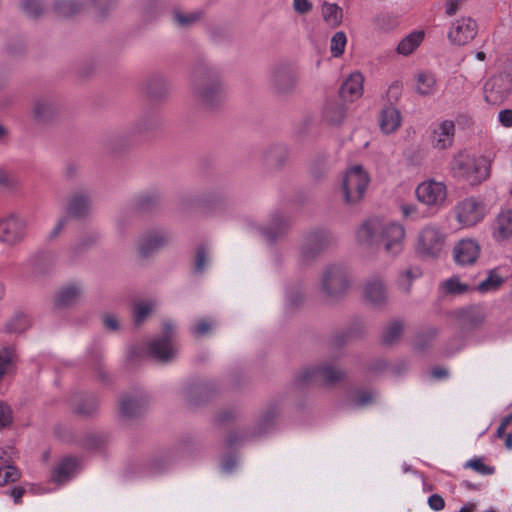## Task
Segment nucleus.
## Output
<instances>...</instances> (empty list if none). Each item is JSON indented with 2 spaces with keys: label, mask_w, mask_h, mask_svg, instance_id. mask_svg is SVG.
<instances>
[{
  "label": "nucleus",
  "mask_w": 512,
  "mask_h": 512,
  "mask_svg": "<svg viewBox=\"0 0 512 512\" xmlns=\"http://www.w3.org/2000/svg\"><path fill=\"white\" fill-rule=\"evenodd\" d=\"M404 227L395 221L373 218L362 223L356 230V241L363 247L382 245L385 252L397 255L403 249Z\"/></svg>",
  "instance_id": "f257e3e1"
},
{
  "label": "nucleus",
  "mask_w": 512,
  "mask_h": 512,
  "mask_svg": "<svg viewBox=\"0 0 512 512\" xmlns=\"http://www.w3.org/2000/svg\"><path fill=\"white\" fill-rule=\"evenodd\" d=\"M453 177L471 186H478L490 175L489 164L484 157L467 152L455 154L449 164Z\"/></svg>",
  "instance_id": "f03ea898"
},
{
  "label": "nucleus",
  "mask_w": 512,
  "mask_h": 512,
  "mask_svg": "<svg viewBox=\"0 0 512 512\" xmlns=\"http://www.w3.org/2000/svg\"><path fill=\"white\" fill-rule=\"evenodd\" d=\"M224 84L214 69H198L192 85L196 101L206 108L216 107L224 97Z\"/></svg>",
  "instance_id": "7ed1b4c3"
},
{
  "label": "nucleus",
  "mask_w": 512,
  "mask_h": 512,
  "mask_svg": "<svg viewBox=\"0 0 512 512\" xmlns=\"http://www.w3.org/2000/svg\"><path fill=\"white\" fill-rule=\"evenodd\" d=\"M371 182L368 171L361 165H352L343 173L339 184V195L343 203L354 207L365 197Z\"/></svg>",
  "instance_id": "20e7f679"
},
{
  "label": "nucleus",
  "mask_w": 512,
  "mask_h": 512,
  "mask_svg": "<svg viewBox=\"0 0 512 512\" xmlns=\"http://www.w3.org/2000/svg\"><path fill=\"white\" fill-rule=\"evenodd\" d=\"M320 290L329 299H339L345 295L350 285L349 272L341 264L327 265L320 276Z\"/></svg>",
  "instance_id": "39448f33"
},
{
  "label": "nucleus",
  "mask_w": 512,
  "mask_h": 512,
  "mask_svg": "<svg viewBox=\"0 0 512 512\" xmlns=\"http://www.w3.org/2000/svg\"><path fill=\"white\" fill-rule=\"evenodd\" d=\"M415 197L428 210L437 212L446 205L448 187L444 181L428 178L416 186Z\"/></svg>",
  "instance_id": "423d86ee"
},
{
  "label": "nucleus",
  "mask_w": 512,
  "mask_h": 512,
  "mask_svg": "<svg viewBox=\"0 0 512 512\" xmlns=\"http://www.w3.org/2000/svg\"><path fill=\"white\" fill-rule=\"evenodd\" d=\"M488 207L484 200L470 196L459 202L454 207L456 221L462 228H472L482 222L488 214Z\"/></svg>",
  "instance_id": "0eeeda50"
},
{
  "label": "nucleus",
  "mask_w": 512,
  "mask_h": 512,
  "mask_svg": "<svg viewBox=\"0 0 512 512\" xmlns=\"http://www.w3.org/2000/svg\"><path fill=\"white\" fill-rule=\"evenodd\" d=\"M446 234L437 224L425 225L417 235L416 249L425 257H438L445 245Z\"/></svg>",
  "instance_id": "6e6552de"
},
{
  "label": "nucleus",
  "mask_w": 512,
  "mask_h": 512,
  "mask_svg": "<svg viewBox=\"0 0 512 512\" xmlns=\"http://www.w3.org/2000/svg\"><path fill=\"white\" fill-rule=\"evenodd\" d=\"M478 28V23L474 18L461 16L451 22L447 38L454 46H465L475 39Z\"/></svg>",
  "instance_id": "1a4fd4ad"
},
{
  "label": "nucleus",
  "mask_w": 512,
  "mask_h": 512,
  "mask_svg": "<svg viewBox=\"0 0 512 512\" xmlns=\"http://www.w3.org/2000/svg\"><path fill=\"white\" fill-rule=\"evenodd\" d=\"M175 325L169 321L164 323V335L150 341L149 353L158 361L167 362L175 358L177 347L173 343Z\"/></svg>",
  "instance_id": "9d476101"
},
{
  "label": "nucleus",
  "mask_w": 512,
  "mask_h": 512,
  "mask_svg": "<svg viewBox=\"0 0 512 512\" xmlns=\"http://www.w3.org/2000/svg\"><path fill=\"white\" fill-rule=\"evenodd\" d=\"M62 110L60 100L54 96H40L34 99L31 107L33 119L38 123H49L56 119Z\"/></svg>",
  "instance_id": "9b49d317"
},
{
  "label": "nucleus",
  "mask_w": 512,
  "mask_h": 512,
  "mask_svg": "<svg viewBox=\"0 0 512 512\" xmlns=\"http://www.w3.org/2000/svg\"><path fill=\"white\" fill-rule=\"evenodd\" d=\"M344 376V372L333 365H321L305 368L300 374L299 379L303 383L322 382L333 384Z\"/></svg>",
  "instance_id": "f8f14e48"
},
{
  "label": "nucleus",
  "mask_w": 512,
  "mask_h": 512,
  "mask_svg": "<svg viewBox=\"0 0 512 512\" xmlns=\"http://www.w3.org/2000/svg\"><path fill=\"white\" fill-rule=\"evenodd\" d=\"M26 224L23 219L10 215L0 220V241L15 245L25 236Z\"/></svg>",
  "instance_id": "ddd939ff"
},
{
  "label": "nucleus",
  "mask_w": 512,
  "mask_h": 512,
  "mask_svg": "<svg viewBox=\"0 0 512 512\" xmlns=\"http://www.w3.org/2000/svg\"><path fill=\"white\" fill-rule=\"evenodd\" d=\"M510 88V80L507 76H492L484 85V98L487 103L500 104L508 97Z\"/></svg>",
  "instance_id": "4468645a"
},
{
  "label": "nucleus",
  "mask_w": 512,
  "mask_h": 512,
  "mask_svg": "<svg viewBox=\"0 0 512 512\" xmlns=\"http://www.w3.org/2000/svg\"><path fill=\"white\" fill-rule=\"evenodd\" d=\"M169 239V234L163 229L146 231L138 237V253L145 257L149 256L165 246Z\"/></svg>",
  "instance_id": "2eb2a0df"
},
{
  "label": "nucleus",
  "mask_w": 512,
  "mask_h": 512,
  "mask_svg": "<svg viewBox=\"0 0 512 512\" xmlns=\"http://www.w3.org/2000/svg\"><path fill=\"white\" fill-rule=\"evenodd\" d=\"M480 251V244L476 240L464 238L455 244L453 248V257L458 265H472L477 261Z\"/></svg>",
  "instance_id": "dca6fc26"
},
{
  "label": "nucleus",
  "mask_w": 512,
  "mask_h": 512,
  "mask_svg": "<svg viewBox=\"0 0 512 512\" xmlns=\"http://www.w3.org/2000/svg\"><path fill=\"white\" fill-rule=\"evenodd\" d=\"M455 135V123L445 119L437 123L431 134V144L438 150H446L452 147Z\"/></svg>",
  "instance_id": "f3484780"
},
{
  "label": "nucleus",
  "mask_w": 512,
  "mask_h": 512,
  "mask_svg": "<svg viewBox=\"0 0 512 512\" xmlns=\"http://www.w3.org/2000/svg\"><path fill=\"white\" fill-rule=\"evenodd\" d=\"M270 82L278 93L286 94L296 87L297 76L290 67L279 65L273 69Z\"/></svg>",
  "instance_id": "a211bd4d"
},
{
  "label": "nucleus",
  "mask_w": 512,
  "mask_h": 512,
  "mask_svg": "<svg viewBox=\"0 0 512 512\" xmlns=\"http://www.w3.org/2000/svg\"><path fill=\"white\" fill-rule=\"evenodd\" d=\"M290 225L289 217L283 212H274L270 215L267 226H257V230L267 239H276L283 235Z\"/></svg>",
  "instance_id": "6ab92c4d"
},
{
  "label": "nucleus",
  "mask_w": 512,
  "mask_h": 512,
  "mask_svg": "<svg viewBox=\"0 0 512 512\" xmlns=\"http://www.w3.org/2000/svg\"><path fill=\"white\" fill-rule=\"evenodd\" d=\"M378 121L381 131L389 135L395 133L400 128L402 115L396 107L387 105L380 111Z\"/></svg>",
  "instance_id": "aec40b11"
},
{
  "label": "nucleus",
  "mask_w": 512,
  "mask_h": 512,
  "mask_svg": "<svg viewBox=\"0 0 512 512\" xmlns=\"http://www.w3.org/2000/svg\"><path fill=\"white\" fill-rule=\"evenodd\" d=\"M492 236L496 241L512 237V209L501 210L492 224Z\"/></svg>",
  "instance_id": "412c9836"
},
{
  "label": "nucleus",
  "mask_w": 512,
  "mask_h": 512,
  "mask_svg": "<svg viewBox=\"0 0 512 512\" xmlns=\"http://www.w3.org/2000/svg\"><path fill=\"white\" fill-rule=\"evenodd\" d=\"M425 35V31L421 29L411 31L400 39L395 48L396 53L402 57L413 55L424 42Z\"/></svg>",
  "instance_id": "4be33fe9"
},
{
  "label": "nucleus",
  "mask_w": 512,
  "mask_h": 512,
  "mask_svg": "<svg viewBox=\"0 0 512 512\" xmlns=\"http://www.w3.org/2000/svg\"><path fill=\"white\" fill-rule=\"evenodd\" d=\"M320 16L324 24L332 29H336L343 24L344 11L340 5L335 2L324 0L320 4Z\"/></svg>",
  "instance_id": "5701e85b"
},
{
  "label": "nucleus",
  "mask_w": 512,
  "mask_h": 512,
  "mask_svg": "<svg viewBox=\"0 0 512 512\" xmlns=\"http://www.w3.org/2000/svg\"><path fill=\"white\" fill-rule=\"evenodd\" d=\"M68 215L76 218L86 216L91 210V199L86 192H75L67 201Z\"/></svg>",
  "instance_id": "b1692460"
},
{
  "label": "nucleus",
  "mask_w": 512,
  "mask_h": 512,
  "mask_svg": "<svg viewBox=\"0 0 512 512\" xmlns=\"http://www.w3.org/2000/svg\"><path fill=\"white\" fill-rule=\"evenodd\" d=\"M79 463L72 457L63 458L55 466L51 479L54 483L63 484L69 481L78 471Z\"/></svg>",
  "instance_id": "393cba45"
},
{
  "label": "nucleus",
  "mask_w": 512,
  "mask_h": 512,
  "mask_svg": "<svg viewBox=\"0 0 512 512\" xmlns=\"http://www.w3.org/2000/svg\"><path fill=\"white\" fill-rule=\"evenodd\" d=\"M364 77L359 72H354L344 81L341 86V96L348 101L358 99L363 94Z\"/></svg>",
  "instance_id": "a878e982"
},
{
  "label": "nucleus",
  "mask_w": 512,
  "mask_h": 512,
  "mask_svg": "<svg viewBox=\"0 0 512 512\" xmlns=\"http://www.w3.org/2000/svg\"><path fill=\"white\" fill-rule=\"evenodd\" d=\"M364 296L373 305H381L387 300L386 287L382 279L371 278L364 286Z\"/></svg>",
  "instance_id": "bb28decb"
},
{
  "label": "nucleus",
  "mask_w": 512,
  "mask_h": 512,
  "mask_svg": "<svg viewBox=\"0 0 512 512\" xmlns=\"http://www.w3.org/2000/svg\"><path fill=\"white\" fill-rule=\"evenodd\" d=\"M83 294V287L77 283H71L62 287L55 297L57 307H69L76 304Z\"/></svg>",
  "instance_id": "cd10ccee"
},
{
  "label": "nucleus",
  "mask_w": 512,
  "mask_h": 512,
  "mask_svg": "<svg viewBox=\"0 0 512 512\" xmlns=\"http://www.w3.org/2000/svg\"><path fill=\"white\" fill-rule=\"evenodd\" d=\"M415 91L422 96L432 95L437 89V79L433 72L420 70L414 76Z\"/></svg>",
  "instance_id": "c85d7f7f"
},
{
  "label": "nucleus",
  "mask_w": 512,
  "mask_h": 512,
  "mask_svg": "<svg viewBox=\"0 0 512 512\" xmlns=\"http://www.w3.org/2000/svg\"><path fill=\"white\" fill-rule=\"evenodd\" d=\"M329 239H327L326 235L321 232H313L310 233L306 238L305 242L301 249V254L303 258H309L311 256L316 255L322 249L326 247Z\"/></svg>",
  "instance_id": "c756f323"
},
{
  "label": "nucleus",
  "mask_w": 512,
  "mask_h": 512,
  "mask_svg": "<svg viewBox=\"0 0 512 512\" xmlns=\"http://www.w3.org/2000/svg\"><path fill=\"white\" fill-rule=\"evenodd\" d=\"M147 403L143 397L125 396L120 401V414L126 418L137 416L145 409Z\"/></svg>",
  "instance_id": "7c9ffc66"
},
{
  "label": "nucleus",
  "mask_w": 512,
  "mask_h": 512,
  "mask_svg": "<svg viewBox=\"0 0 512 512\" xmlns=\"http://www.w3.org/2000/svg\"><path fill=\"white\" fill-rule=\"evenodd\" d=\"M346 116V108L339 102H327L323 109V119L331 126L341 124Z\"/></svg>",
  "instance_id": "2f4dec72"
},
{
  "label": "nucleus",
  "mask_w": 512,
  "mask_h": 512,
  "mask_svg": "<svg viewBox=\"0 0 512 512\" xmlns=\"http://www.w3.org/2000/svg\"><path fill=\"white\" fill-rule=\"evenodd\" d=\"M157 302L153 299H142L134 304L133 317L136 324L145 321L156 309Z\"/></svg>",
  "instance_id": "473e14b6"
},
{
  "label": "nucleus",
  "mask_w": 512,
  "mask_h": 512,
  "mask_svg": "<svg viewBox=\"0 0 512 512\" xmlns=\"http://www.w3.org/2000/svg\"><path fill=\"white\" fill-rule=\"evenodd\" d=\"M173 20L179 27H189L201 18V13L198 11L194 12H183L179 9H175L172 12Z\"/></svg>",
  "instance_id": "72a5a7b5"
},
{
  "label": "nucleus",
  "mask_w": 512,
  "mask_h": 512,
  "mask_svg": "<svg viewBox=\"0 0 512 512\" xmlns=\"http://www.w3.org/2000/svg\"><path fill=\"white\" fill-rule=\"evenodd\" d=\"M347 36L343 31H337L330 40V52L333 57H340L345 51Z\"/></svg>",
  "instance_id": "f704fd0d"
},
{
  "label": "nucleus",
  "mask_w": 512,
  "mask_h": 512,
  "mask_svg": "<svg viewBox=\"0 0 512 512\" xmlns=\"http://www.w3.org/2000/svg\"><path fill=\"white\" fill-rule=\"evenodd\" d=\"M403 324L400 321L391 322L385 329L382 339L386 344L395 343L402 335Z\"/></svg>",
  "instance_id": "c9c22d12"
},
{
  "label": "nucleus",
  "mask_w": 512,
  "mask_h": 512,
  "mask_svg": "<svg viewBox=\"0 0 512 512\" xmlns=\"http://www.w3.org/2000/svg\"><path fill=\"white\" fill-rule=\"evenodd\" d=\"M503 283V278L496 273H490L486 279L477 285V289L482 292H491L497 290Z\"/></svg>",
  "instance_id": "e433bc0d"
},
{
  "label": "nucleus",
  "mask_w": 512,
  "mask_h": 512,
  "mask_svg": "<svg viewBox=\"0 0 512 512\" xmlns=\"http://www.w3.org/2000/svg\"><path fill=\"white\" fill-rule=\"evenodd\" d=\"M31 324L29 317L25 314L15 315L7 324V328L10 332L22 333Z\"/></svg>",
  "instance_id": "4c0bfd02"
},
{
  "label": "nucleus",
  "mask_w": 512,
  "mask_h": 512,
  "mask_svg": "<svg viewBox=\"0 0 512 512\" xmlns=\"http://www.w3.org/2000/svg\"><path fill=\"white\" fill-rule=\"evenodd\" d=\"M444 290L453 295L463 294L469 291L470 287L462 283L458 277H452L443 283Z\"/></svg>",
  "instance_id": "58836bf2"
},
{
  "label": "nucleus",
  "mask_w": 512,
  "mask_h": 512,
  "mask_svg": "<svg viewBox=\"0 0 512 512\" xmlns=\"http://www.w3.org/2000/svg\"><path fill=\"white\" fill-rule=\"evenodd\" d=\"M20 6L22 11L29 17H37L43 11L41 0H21Z\"/></svg>",
  "instance_id": "ea45409f"
},
{
  "label": "nucleus",
  "mask_w": 512,
  "mask_h": 512,
  "mask_svg": "<svg viewBox=\"0 0 512 512\" xmlns=\"http://www.w3.org/2000/svg\"><path fill=\"white\" fill-rule=\"evenodd\" d=\"M464 467L470 468L482 475H492L495 472V468L493 466L486 465L481 458L470 459L465 463Z\"/></svg>",
  "instance_id": "a19ab883"
},
{
  "label": "nucleus",
  "mask_w": 512,
  "mask_h": 512,
  "mask_svg": "<svg viewBox=\"0 0 512 512\" xmlns=\"http://www.w3.org/2000/svg\"><path fill=\"white\" fill-rule=\"evenodd\" d=\"M265 159L270 165H280L286 159V151L281 146H275L266 153Z\"/></svg>",
  "instance_id": "79ce46f5"
},
{
  "label": "nucleus",
  "mask_w": 512,
  "mask_h": 512,
  "mask_svg": "<svg viewBox=\"0 0 512 512\" xmlns=\"http://www.w3.org/2000/svg\"><path fill=\"white\" fill-rule=\"evenodd\" d=\"M19 476V472L15 466L5 465L0 467V486L16 481Z\"/></svg>",
  "instance_id": "37998d69"
},
{
  "label": "nucleus",
  "mask_w": 512,
  "mask_h": 512,
  "mask_svg": "<svg viewBox=\"0 0 512 512\" xmlns=\"http://www.w3.org/2000/svg\"><path fill=\"white\" fill-rule=\"evenodd\" d=\"M484 321V315L482 312L476 309H472L468 311L463 316V323L464 326L467 328H475L479 325H481Z\"/></svg>",
  "instance_id": "c03bdc74"
},
{
  "label": "nucleus",
  "mask_w": 512,
  "mask_h": 512,
  "mask_svg": "<svg viewBox=\"0 0 512 512\" xmlns=\"http://www.w3.org/2000/svg\"><path fill=\"white\" fill-rule=\"evenodd\" d=\"M420 276L419 270L409 269L401 274L398 284L404 292H409L412 281Z\"/></svg>",
  "instance_id": "a18cd8bd"
},
{
  "label": "nucleus",
  "mask_w": 512,
  "mask_h": 512,
  "mask_svg": "<svg viewBox=\"0 0 512 512\" xmlns=\"http://www.w3.org/2000/svg\"><path fill=\"white\" fill-rule=\"evenodd\" d=\"M469 0H443L444 13L451 17L461 11Z\"/></svg>",
  "instance_id": "49530a36"
},
{
  "label": "nucleus",
  "mask_w": 512,
  "mask_h": 512,
  "mask_svg": "<svg viewBox=\"0 0 512 512\" xmlns=\"http://www.w3.org/2000/svg\"><path fill=\"white\" fill-rule=\"evenodd\" d=\"M401 214L404 218L410 220H420L422 218V214L417 205L412 203H404L400 206Z\"/></svg>",
  "instance_id": "de8ad7c7"
},
{
  "label": "nucleus",
  "mask_w": 512,
  "mask_h": 512,
  "mask_svg": "<svg viewBox=\"0 0 512 512\" xmlns=\"http://www.w3.org/2000/svg\"><path fill=\"white\" fill-rule=\"evenodd\" d=\"M213 328V323L207 319H200L191 328L192 334L196 337L208 334Z\"/></svg>",
  "instance_id": "09e8293b"
},
{
  "label": "nucleus",
  "mask_w": 512,
  "mask_h": 512,
  "mask_svg": "<svg viewBox=\"0 0 512 512\" xmlns=\"http://www.w3.org/2000/svg\"><path fill=\"white\" fill-rule=\"evenodd\" d=\"M12 421L13 414L10 406L0 401V429L9 426Z\"/></svg>",
  "instance_id": "8fccbe9b"
},
{
  "label": "nucleus",
  "mask_w": 512,
  "mask_h": 512,
  "mask_svg": "<svg viewBox=\"0 0 512 512\" xmlns=\"http://www.w3.org/2000/svg\"><path fill=\"white\" fill-rule=\"evenodd\" d=\"M292 6L297 14L305 15L312 11L313 4L310 0H292Z\"/></svg>",
  "instance_id": "3c124183"
},
{
  "label": "nucleus",
  "mask_w": 512,
  "mask_h": 512,
  "mask_svg": "<svg viewBox=\"0 0 512 512\" xmlns=\"http://www.w3.org/2000/svg\"><path fill=\"white\" fill-rule=\"evenodd\" d=\"M374 23L377 28L388 31L395 27V23L392 21L391 17L387 14H380L374 19Z\"/></svg>",
  "instance_id": "603ef678"
},
{
  "label": "nucleus",
  "mask_w": 512,
  "mask_h": 512,
  "mask_svg": "<svg viewBox=\"0 0 512 512\" xmlns=\"http://www.w3.org/2000/svg\"><path fill=\"white\" fill-rule=\"evenodd\" d=\"M209 262L208 255L204 249H199L196 255L195 269L197 272H202Z\"/></svg>",
  "instance_id": "864d4df0"
},
{
  "label": "nucleus",
  "mask_w": 512,
  "mask_h": 512,
  "mask_svg": "<svg viewBox=\"0 0 512 512\" xmlns=\"http://www.w3.org/2000/svg\"><path fill=\"white\" fill-rule=\"evenodd\" d=\"M498 121L505 128L512 127V109H503L498 113Z\"/></svg>",
  "instance_id": "5fc2aeb1"
},
{
  "label": "nucleus",
  "mask_w": 512,
  "mask_h": 512,
  "mask_svg": "<svg viewBox=\"0 0 512 512\" xmlns=\"http://www.w3.org/2000/svg\"><path fill=\"white\" fill-rule=\"evenodd\" d=\"M428 505L434 511H441L445 507V501L440 495L433 494L428 498Z\"/></svg>",
  "instance_id": "6e6d98bb"
},
{
  "label": "nucleus",
  "mask_w": 512,
  "mask_h": 512,
  "mask_svg": "<svg viewBox=\"0 0 512 512\" xmlns=\"http://www.w3.org/2000/svg\"><path fill=\"white\" fill-rule=\"evenodd\" d=\"M104 325L111 331H116L119 328V321L114 315H107L104 318Z\"/></svg>",
  "instance_id": "4d7b16f0"
},
{
  "label": "nucleus",
  "mask_w": 512,
  "mask_h": 512,
  "mask_svg": "<svg viewBox=\"0 0 512 512\" xmlns=\"http://www.w3.org/2000/svg\"><path fill=\"white\" fill-rule=\"evenodd\" d=\"M66 224H67V219L65 217L59 219L50 232V238L57 237L62 232V230L64 229Z\"/></svg>",
  "instance_id": "13d9d810"
},
{
  "label": "nucleus",
  "mask_w": 512,
  "mask_h": 512,
  "mask_svg": "<svg viewBox=\"0 0 512 512\" xmlns=\"http://www.w3.org/2000/svg\"><path fill=\"white\" fill-rule=\"evenodd\" d=\"M373 400V394L370 393V392H363L362 394H360L356 400H355V404L358 405V406H365L369 403H371Z\"/></svg>",
  "instance_id": "bf43d9fd"
},
{
  "label": "nucleus",
  "mask_w": 512,
  "mask_h": 512,
  "mask_svg": "<svg viewBox=\"0 0 512 512\" xmlns=\"http://www.w3.org/2000/svg\"><path fill=\"white\" fill-rule=\"evenodd\" d=\"M96 408H97L96 401L93 399H89L87 401V408L79 407V408H77V412L80 414H91L92 412H94L96 410Z\"/></svg>",
  "instance_id": "052dcab7"
},
{
  "label": "nucleus",
  "mask_w": 512,
  "mask_h": 512,
  "mask_svg": "<svg viewBox=\"0 0 512 512\" xmlns=\"http://www.w3.org/2000/svg\"><path fill=\"white\" fill-rule=\"evenodd\" d=\"M93 4L100 10L108 9L112 7L116 0H92Z\"/></svg>",
  "instance_id": "680f3d73"
},
{
  "label": "nucleus",
  "mask_w": 512,
  "mask_h": 512,
  "mask_svg": "<svg viewBox=\"0 0 512 512\" xmlns=\"http://www.w3.org/2000/svg\"><path fill=\"white\" fill-rule=\"evenodd\" d=\"M237 461L234 458L226 459L222 464V470L226 473H229L236 466Z\"/></svg>",
  "instance_id": "e2e57ef3"
},
{
  "label": "nucleus",
  "mask_w": 512,
  "mask_h": 512,
  "mask_svg": "<svg viewBox=\"0 0 512 512\" xmlns=\"http://www.w3.org/2000/svg\"><path fill=\"white\" fill-rule=\"evenodd\" d=\"M431 374L436 379H442L448 375V371L444 368H435L432 370Z\"/></svg>",
  "instance_id": "0e129e2a"
},
{
  "label": "nucleus",
  "mask_w": 512,
  "mask_h": 512,
  "mask_svg": "<svg viewBox=\"0 0 512 512\" xmlns=\"http://www.w3.org/2000/svg\"><path fill=\"white\" fill-rule=\"evenodd\" d=\"M8 184H9V177H8L7 173L2 168H0V187L6 186Z\"/></svg>",
  "instance_id": "69168bd1"
},
{
  "label": "nucleus",
  "mask_w": 512,
  "mask_h": 512,
  "mask_svg": "<svg viewBox=\"0 0 512 512\" xmlns=\"http://www.w3.org/2000/svg\"><path fill=\"white\" fill-rule=\"evenodd\" d=\"M23 492H24V491H23V489H20V488H18V489H13V490L11 491V495H12V497L14 498V502H15V503H19L20 498H21V497H22V495H23Z\"/></svg>",
  "instance_id": "338daca9"
},
{
  "label": "nucleus",
  "mask_w": 512,
  "mask_h": 512,
  "mask_svg": "<svg viewBox=\"0 0 512 512\" xmlns=\"http://www.w3.org/2000/svg\"><path fill=\"white\" fill-rule=\"evenodd\" d=\"M475 510V505L472 503H468L461 507L458 512H473Z\"/></svg>",
  "instance_id": "774afa93"
}]
</instances>
